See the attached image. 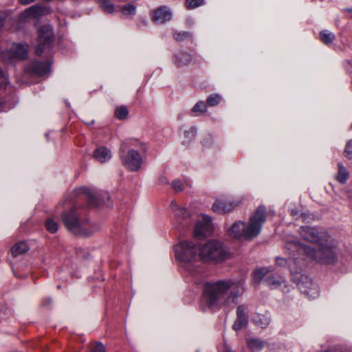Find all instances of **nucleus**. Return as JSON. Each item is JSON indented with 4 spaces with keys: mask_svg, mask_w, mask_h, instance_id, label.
I'll use <instances>...</instances> for the list:
<instances>
[{
    "mask_svg": "<svg viewBox=\"0 0 352 352\" xmlns=\"http://www.w3.org/2000/svg\"><path fill=\"white\" fill-rule=\"evenodd\" d=\"M300 234L305 241L314 243L316 248H311L297 241L289 244L288 250L305 254L308 258L322 264H331L336 261L337 242L327 232H318L314 227L302 226Z\"/></svg>",
    "mask_w": 352,
    "mask_h": 352,
    "instance_id": "nucleus-1",
    "label": "nucleus"
},
{
    "mask_svg": "<svg viewBox=\"0 0 352 352\" xmlns=\"http://www.w3.org/2000/svg\"><path fill=\"white\" fill-rule=\"evenodd\" d=\"M243 291V283L240 281L228 279L206 283L201 296V305L203 309L208 308L212 311L221 306L233 305L236 304L238 298Z\"/></svg>",
    "mask_w": 352,
    "mask_h": 352,
    "instance_id": "nucleus-2",
    "label": "nucleus"
},
{
    "mask_svg": "<svg viewBox=\"0 0 352 352\" xmlns=\"http://www.w3.org/2000/svg\"><path fill=\"white\" fill-rule=\"evenodd\" d=\"M266 212V208L260 206L250 218L248 224L241 221H236L228 228V234L234 239L251 241L260 234L265 221Z\"/></svg>",
    "mask_w": 352,
    "mask_h": 352,
    "instance_id": "nucleus-3",
    "label": "nucleus"
},
{
    "mask_svg": "<svg viewBox=\"0 0 352 352\" xmlns=\"http://www.w3.org/2000/svg\"><path fill=\"white\" fill-rule=\"evenodd\" d=\"M62 221L67 229L75 235L89 236L99 230V226L87 220H80L74 209L65 212Z\"/></svg>",
    "mask_w": 352,
    "mask_h": 352,
    "instance_id": "nucleus-4",
    "label": "nucleus"
},
{
    "mask_svg": "<svg viewBox=\"0 0 352 352\" xmlns=\"http://www.w3.org/2000/svg\"><path fill=\"white\" fill-rule=\"evenodd\" d=\"M141 143L137 140H126L121 144L120 160L122 165L129 170L135 172L141 168L143 163L142 155L133 148L125 151L127 146H138Z\"/></svg>",
    "mask_w": 352,
    "mask_h": 352,
    "instance_id": "nucleus-5",
    "label": "nucleus"
},
{
    "mask_svg": "<svg viewBox=\"0 0 352 352\" xmlns=\"http://www.w3.org/2000/svg\"><path fill=\"white\" fill-rule=\"evenodd\" d=\"M199 256L203 262L219 263L228 258V252L222 243L211 240L199 248Z\"/></svg>",
    "mask_w": 352,
    "mask_h": 352,
    "instance_id": "nucleus-6",
    "label": "nucleus"
},
{
    "mask_svg": "<svg viewBox=\"0 0 352 352\" xmlns=\"http://www.w3.org/2000/svg\"><path fill=\"white\" fill-rule=\"evenodd\" d=\"M198 252L199 248L188 241H182L175 247L176 258L183 263L184 267L189 272H194L192 267L199 259Z\"/></svg>",
    "mask_w": 352,
    "mask_h": 352,
    "instance_id": "nucleus-7",
    "label": "nucleus"
},
{
    "mask_svg": "<svg viewBox=\"0 0 352 352\" xmlns=\"http://www.w3.org/2000/svg\"><path fill=\"white\" fill-rule=\"evenodd\" d=\"M38 34V43L35 48V53L38 56H41L46 50L51 48L53 43V28L50 25H43L39 28Z\"/></svg>",
    "mask_w": 352,
    "mask_h": 352,
    "instance_id": "nucleus-8",
    "label": "nucleus"
},
{
    "mask_svg": "<svg viewBox=\"0 0 352 352\" xmlns=\"http://www.w3.org/2000/svg\"><path fill=\"white\" fill-rule=\"evenodd\" d=\"M212 231L213 226L211 219L207 215H202L195 226L194 235L197 238L208 236L212 234Z\"/></svg>",
    "mask_w": 352,
    "mask_h": 352,
    "instance_id": "nucleus-9",
    "label": "nucleus"
},
{
    "mask_svg": "<svg viewBox=\"0 0 352 352\" xmlns=\"http://www.w3.org/2000/svg\"><path fill=\"white\" fill-rule=\"evenodd\" d=\"M51 13V8L50 7L43 6L38 4L34 5L20 14V19L23 21L28 18L36 19L43 15H47Z\"/></svg>",
    "mask_w": 352,
    "mask_h": 352,
    "instance_id": "nucleus-10",
    "label": "nucleus"
},
{
    "mask_svg": "<svg viewBox=\"0 0 352 352\" xmlns=\"http://www.w3.org/2000/svg\"><path fill=\"white\" fill-rule=\"evenodd\" d=\"M300 291L310 298H315L318 296V288L317 285L307 277L298 283Z\"/></svg>",
    "mask_w": 352,
    "mask_h": 352,
    "instance_id": "nucleus-11",
    "label": "nucleus"
},
{
    "mask_svg": "<svg viewBox=\"0 0 352 352\" xmlns=\"http://www.w3.org/2000/svg\"><path fill=\"white\" fill-rule=\"evenodd\" d=\"M171 19L172 12L167 6H160L153 11V21L157 24H163Z\"/></svg>",
    "mask_w": 352,
    "mask_h": 352,
    "instance_id": "nucleus-12",
    "label": "nucleus"
},
{
    "mask_svg": "<svg viewBox=\"0 0 352 352\" xmlns=\"http://www.w3.org/2000/svg\"><path fill=\"white\" fill-rule=\"evenodd\" d=\"M276 261L280 266L288 265L292 274H298L300 271L299 261L294 256H289L288 258L277 257Z\"/></svg>",
    "mask_w": 352,
    "mask_h": 352,
    "instance_id": "nucleus-13",
    "label": "nucleus"
},
{
    "mask_svg": "<svg viewBox=\"0 0 352 352\" xmlns=\"http://www.w3.org/2000/svg\"><path fill=\"white\" fill-rule=\"evenodd\" d=\"M234 202H228L223 199H218L212 205V210L214 212L218 214H224L230 212L236 206Z\"/></svg>",
    "mask_w": 352,
    "mask_h": 352,
    "instance_id": "nucleus-14",
    "label": "nucleus"
},
{
    "mask_svg": "<svg viewBox=\"0 0 352 352\" xmlns=\"http://www.w3.org/2000/svg\"><path fill=\"white\" fill-rule=\"evenodd\" d=\"M12 58L24 59L28 56L27 47L20 43H14L8 50Z\"/></svg>",
    "mask_w": 352,
    "mask_h": 352,
    "instance_id": "nucleus-15",
    "label": "nucleus"
},
{
    "mask_svg": "<svg viewBox=\"0 0 352 352\" xmlns=\"http://www.w3.org/2000/svg\"><path fill=\"white\" fill-rule=\"evenodd\" d=\"M31 70L32 73L41 76L48 75L50 68L47 63L36 60L32 63Z\"/></svg>",
    "mask_w": 352,
    "mask_h": 352,
    "instance_id": "nucleus-16",
    "label": "nucleus"
},
{
    "mask_svg": "<svg viewBox=\"0 0 352 352\" xmlns=\"http://www.w3.org/2000/svg\"><path fill=\"white\" fill-rule=\"evenodd\" d=\"M94 157L100 162L104 163L111 158V153L107 147L101 146L94 151Z\"/></svg>",
    "mask_w": 352,
    "mask_h": 352,
    "instance_id": "nucleus-17",
    "label": "nucleus"
},
{
    "mask_svg": "<svg viewBox=\"0 0 352 352\" xmlns=\"http://www.w3.org/2000/svg\"><path fill=\"white\" fill-rule=\"evenodd\" d=\"M192 60L190 54L184 52H179L175 56V63L177 67H183L189 64Z\"/></svg>",
    "mask_w": 352,
    "mask_h": 352,
    "instance_id": "nucleus-18",
    "label": "nucleus"
},
{
    "mask_svg": "<svg viewBox=\"0 0 352 352\" xmlns=\"http://www.w3.org/2000/svg\"><path fill=\"white\" fill-rule=\"evenodd\" d=\"M253 321L255 324L261 328H266L270 322V317L269 314H256L253 317Z\"/></svg>",
    "mask_w": 352,
    "mask_h": 352,
    "instance_id": "nucleus-19",
    "label": "nucleus"
},
{
    "mask_svg": "<svg viewBox=\"0 0 352 352\" xmlns=\"http://www.w3.org/2000/svg\"><path fill=\"white\" fill-rule=\"evenodd\" d=\"M338 173L336 177L337 181L341 184H344L349 177V172L348 170L343 166L342 164L339 163L338 164Z\"/></svg>",
    "mask_w": 352,
    "mask_h": 352,
    "instance_id": "nucleus-20",
    "label": "nucleus"
},
{
    "mask_svg": "<svg viewBox=\"0 0 352 352\" xmlns=\"http://www.w3.org/2000/svg\"><path fill=\"white\" fill-rule=\"evenodd\" d=\"M265 281L269 287H277L284 282V278L278 274H274L268 275Z\"/></svg>",
    "mask_w": 352,
    "mask_h": 352,
    "instance_id": "nucleus-21",
    "label": "nucleus"
},
{
    "mask_svg": "<svg viewBox=\"0 0 352 352\" xmlns=\"http://www.w3.org/2000/svg\"><path fill=\"white\" fill-rule=\"evenodd\" d=\"M29 250V247L25 242H18L12 248V254L14 256L23 254Z\"/></svg>",
    "mask_w": 352,
    "mask_h": 352,
    "instance_id": "nucleus-22",
    "label": "nucleus"
},
{
    "mask_svg": "<svg viewBox=\"0 0 352 352\" xmlns=\"http://www.w3.org/2000/svg\"><path fill=\"white\" fill-rule=\"evenodd\" d=\"M247 344L248 348L251 351H252L253 352H258L265 346V342L264 341L256 338H252L248 340Z\"/></svg>",
    "mask_w": 352,
    "mask_h": 352,
    "instance_id": "nucleus-23",
    "label": "nucleus"
},
{
    "mask_svg": "<svg viewBox=\"0 0 352 352\" xmlns=\"http://www.w3.org/2000/svg\"><path fill=\"white\" fill-rule=\"evenodd\" d=\"M320 38L322 43L329 45L335 40L336 36L333 33L325 30L320 32Z\"/></svg>",
    "mask_w": 352,
    "mask_h": 352,
    "instance_id": "nucleus-24",
    "label": "nucleus"
},
{
    "mask_svg": "<svg viewBox=\"0 0 352 352\" xmlns=\"http://www.w3.org/2000/svg\"><path fill=\"white\" fill-rule=\"evenodd\" d=\"M191 111L194 113V116H197L199 114L206 113L207 111V106L204 102L199 101L195 104Z\"/></svg>",
    "mask_w": 352,
    "mask_h": 352,
    "instance_id": "nucleus-25",
    "label": "nucleus"
},
{
    "mask_svg": "<svg viewBox=\"0 0 352 352\" xmlns=\"http://www.w3.org/2000/svg\"><path fill=\"white\" fill-rule=\"evenodd\" d=\"M269 272L270 270L267 267H263L256 270L254 273V281L260 283Z\"/></svg>",
    "mask_w": 352,
    "mask_h": 352,
    "instance_id": "nucleus-26",
    "label": "nucleus"
},
{
    "mask_svg": "<svg viewBox=\"0 0 352 352\" xmlns=\"http://www.w3.org/2000/svg\"><path fill=\"white\" fill-rule=\"evenodd\" d=\"M172 208L175 210V215L178 221H182L183 219L187 218L189 215L186 210L179 208L176 204L172 203Z\"/></svg>",
    "mask_w": 352,
    "mask_h": 352,
    "instance_id": "nucleus-27",
    "label": "nucleus"
},
{
    "mask_svg": "<svg viewBox=\"0 0 352 352\" xmlns=\"http://www.w3.org/2000/svg\"><path fill=\"white\" fill-rule=\"evenodd\" d=\"M247 324L248 318L246 316L237 317V319L233 325V328L236 331H239L243 329V327H246Z\"/></svg>",
    "mask_w": 352,
    "mask_h": 352,
    "instance_id": "nucleus-28",
    "label": "nucleus"
},
{
    "mask_svg": "<svg viewBox=\"0 0 352 352\" xmlns=\"http://www.w3.org/2000/svg\"><path fill=\"white\" fill-rule=\"evenodd\" d=\"M46 230L50 233H55L58 231V226L53 219H48L45 222Z\"/></svg>",
    "mask_w": 352,
    "mask_h": 352,
    "instance_id": "nucleus-29",
    "label": "nucleus"
},
{
    "mask_svg": "<svg viewBox=\"0 0 352 352\" xmlns=\"http://www.w3.org/2000/svg\"><path fill=\"white\" fill-rule=\"evenodd\" d=\"M129 114L128 109L124 106H121L116 109L115 116L118 119H124Z\"/></svg>",
    "mask_w": 352,
    "mask_h": 352,
    "instance_id": "nucleus-30",
    "label": "nucleus"
},
{
    "mask_svg": "<svg viewBox=\"0 0 352 352\" xmlns=\"http://www.w3.org/2000/svg\"><path fill=\"white\" fill-rule=\"evenodd\" d=\"M100 7L107 13H112L114 11V6L109 0H100Z\"/></svg>",
    "mask_w": 352,
    "mask_h": 352,
    "instance_id": "nucleus-31",
    "label": "nucleus"
},
{
    "mask_svg": "<svg viewBox=\"0 0 352 352\" xmlns=\"http://www.w3.org/2000/svg\"><path fill=\"white\" fill-rule=\"evenodd\" d=\"M221 99V97L219 94H212L210 96L207 100L206 102L208 106L212 107L218 104Z\"/></svg>",
    "mask_w": 352,
    "mask_h": 352,
    "instance_id": "nucleus-32",
    "label": "nucleus"
},
{
    "mask_svg": "<svg viewBox=\"0 0 352 352\" xmlns=\"http://www.w3.org/2000/svg\"><path fill=\"white\" fill-rule=\"evenodd\" d=\"M204 0H186V8L189 10L194 9L201 6Z\"/></svg>",
    "mask_w": 352,
    "mask_h": 352,
    "instance_id": "nucleus-33",
    "label": "nucleus"
},
{
    "mask_svg": "<svg viewBox=\"0 0 352 352\" xmlns=\"http://www.w3.org/2000/svg\"><path fill=\"white\" fill-rule=\"evenodd\" d=\"M174 38L177 41H182L190 39L191 38V34L188 32H180L175 33L174 34Z\"/></svg>",
    "mask_w": 352,
    "mask_h": 352,
    "instance_id": "nucleus-34",
    "label": "nucleus"
},
{
    "mask_svg": "<svg viewBox=\"0 0 352 352\" xmlns=\"http://www.w3.org/2000/svg\"><path fill=\"white\" fill-rule=\"evenodd\" d=\"M122 11L124 14L134 15L135 14L136 8L132 4H127L122 7Z\"/></svg>",
    "mask_w": 352,
    "mask_h": 352,
    "instance_id": "nucleus-35",
    "label": "nucleus"
},
{
    "mask_svg": "<svg viewBox=\"0 0 352 352\" xmlns=\"http://www.w3.org/2000/svg\"><path fill=\"white\" fill-rule=\"evenodd\" d=\"M173 187L176 192L182 191L184 189V184L178 179L174 180L173 182Z\"/></svg>",
    "mask_w": 352,
    "mask_h": 352,
    "instance_id": "nucleus-36",
    "label": "nucleus"
},
{
    "mask_svg": "<svg viewBox=\"0 0 352 352\" xmlns=\"http://www.w3.org/2000/svg\"><path fill=\"white\" fill-rule=\"evenodd\" d=\"M197 134V129L195 126H191L188 130L184 133L185 137L188 139L193 138Z\"/></svg>",
    "mask_w": 352,
    "mask_h": 352,
    "instance_id": "nucleus-37",
    "label": "nucleus"
},
{
    "mask_svg": "<svg viewBox=\"0 0 352 352\" xmlns=\"http://www.w3.org/2000/svg\"><path fill=\"white\" fill-rule=\"evenodd\" d=\"M344 154L349 159H352V140L346 144Z\"/></svg>",
    "mask_w": 352,
    "mask_h": 352,
    "instance_id": "nucleus-38",
    "label": "nucleus"
},
{
    "mask_svg": "<svg viewBox=\"0 0 352 352\" xmlns=\"http://www.w3.org/2000/svg\"><path fill=\"white\" fill-rule=\"evenodd\" d=\"M91 352H106V351L102 344L96 343L91 346Z\"/></svg>",
    "mask_w": 352,
    "mask_h": 352,
    "instance_id": "nucleus-39",
    "label": "nucleus"
},
{
    "mask_svg": "<svg viewBox=\"0 0 352 352\" xmlns=\"http://www.w3.org/2000/svg\"><path fill=\"white\" fill-rule=\"evenodd\" d=\"M7 14L6 12L0 10V28L4 25Z\"/></svg>",
    "mask_w": 352,
    "mask_h": 352,
    "instance_id": "nucleus-40",
    "label": "nucleus"
},
{
    "mask_svg": "<svg viewBox=\"0 0 352 352\" xmlns=\"http://www.w3.org/2000/svg\"><path fill=\"white\" fill-rule=\"evenodd\" d=\"M236 314H237V317L246 316L245 313H244L243 308L241 305L238 306Z\"/></svg>",
    "mask_w": 352,
    "mask_h": 352,
    "instance_id": "nucleus-41",
    "label": "nucleus"
},
{
    "mask_svg": "<svg viewBox=\"0 0 352 352\" xmlns=\"http://www.w3.org/2000/svg\"><path fill=\"white\" fill-rule=\"evenodd\" d=\"M219 352H232V351L226 344H224L219 347Z\"/></svg>",
    "mask_w": 352,
    "mask_h": 352,
    "instance_id": "nucleus-42",
    "label": "nucleus"
},
{
    "mask_svg": "<svg viewBox=\"0 0 352 352\" xmlns=\"http://www.w3.org/2000/svg\"><path fill=\"white\" fill-rule=\"evenodd\" d=\"M36 0H19V3L22 5H28L34 2Z\"/></svg>",
    "mask_w": 352,
    "mask_h": 352,
    "instance_id": "nucleus-43",
    "label": "nucleus"
},
{
    "mask_svg": "<svg viewBox=\"0 0 352 352\" xmlns=\"http://www.w3.org/2000/svg\"><path fill=\"white\" fill-rule=\"evenodd\" d=\"M291 214L293 217H296L298 214V211L296 209H293L291 210Z\"/></svg>",
    "mask_w": 352,
    "mask_h": 352,
    "instance_id": "nucleus-44",
    "label": "nucleus"
},
{
    "mask_svg": "<svg viewBox=\"0 0 352 352\" xmlns=\"http://www.w3.org/2000/svg\"><path fill=\"white\" fill-rule=\"evenodd\" d=\"M82 190L85 193L89 195L90 189L89 188L85 187L82 188Z\"/></svg>",
    "mask_w": 352,
    "mask_h": 352,
    "instance_id": "nucleus-45",
    "label": "nucleus"
},
{
    "mask_svg": "<svg viewBox=\"0 0 352 352\" xmlns=\"http://www.w3.org/2000/svg\"><path fill=\"white\" fill-rule=\"evenodd\" d=\"M346 10H347L349 12L351 13V16H352V8H348V9H346Z\"/></svg>",
    "mask_w": 352,
    "mask_h": 352,
    "instance_id": "nucleus-46",
    "label": "nucleus"
}]
</instances>
